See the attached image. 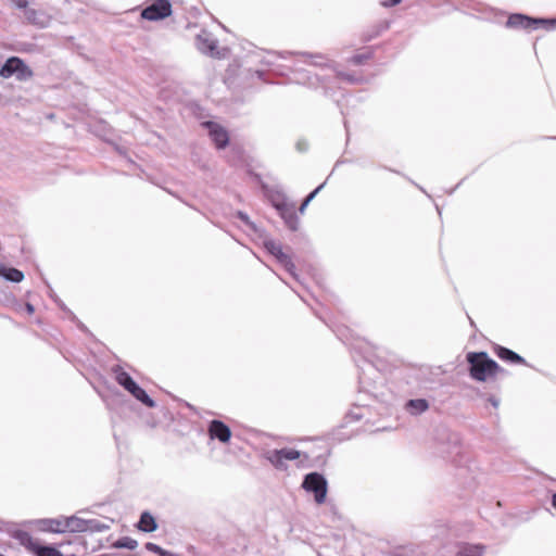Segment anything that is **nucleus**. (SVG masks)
I'll use <instances>...</instances> for the list:
<instances>
[{
  "label": "nucleus",
  "instance_id": "f257e3e1",
  "mask_svg": "<svg viewBox=\"0 0 556 556\" xmlns=\"http://www.w3.org/2000/svg\"><path fill=\"white\" fill-rule=\"evenodd\" d=\"M287 55H295L301 60L296 61L292 72L294 74V81L309 87H317L319 85V77L312 75L309 72L300 67L299 63H304L313 66H329L330 60L320 53L308 52H285L279 53V56L287 58Z\"/></svg>",
  "mask_w": 556,
  "mask_h": 556
},
{
  "label": "nucleus",
  "instance_id": "f03ea898",
  "mask_svg": "<svg viewBox=\"0 0 556 556\" xmlns=\"http://www.w3.org/2000/svg\"><path fill=\"white\" fill-rule=\"evenodd\" d=\"M472 379L483 382L505 370L486 352H469L466 356Z\"/></svg>",
  "mask_w": 556,
  "mask_h": 556
},
{
  "label": "nucleus",
  "instance_id": "7ed1b4c3",
  "mask_svg": "<svg viewBox=\"0 0 556 556\" xmlns=\"http://www.w3.org/2000/svg\"><path fill=\"white\" fill-rule=\"evenodd\" d=\"M302 486L306 492L314 493V498L317 504L325 503L328 484L323 475L318 472L307 473L304 477Z\"/></svg>",
  "mask_w": 556,
  "mask_h": 556
},
{
  "label": "nucleus",
  "instance_id": "20e7f679",
  "mask_svg": "<svg viewBox=\"0 0 556 556\" xmlns=\"http://www.w3.org/2000/svg\"><path fill=\"white\" fill-rule=\"evenodd\" d=\"M15 75L18 80H26L33 76V71L17 56L9 58L0 68V76L10 78Z\"/></svg>",
  "mask_w": 556,
  "mask_h": 556
},
{
  "label": "nucleus",
  "instance_id": "39448f33",
  "mask_svg": "<svg viewBox=\"0 0 556 556\" xmlns=\"http://www.w3.org/2000/svg\"><path fill=\"white\" fill-rule=\"evenodd\" d=\"M539 25L549 27L556 25V20L533 18L523 14H511L506 26L509 28L535 29Z\"/></svg>",
  "mask_w": 556,
  "mask_h": 556
},
{
  "label": "nucleus",
  "instance_id": "423d86ee",
  "mask_svg": "<svg viewBox=\"0 0 556 556\" xmlns=\"http://www.w3.org/2000/svg\"><path fill=\"white\" fill-rule=\"evenodd\" d=\"M170 14L172 3L169 0H155L142 10L141 17L148 21H159L168 17Z\"/></svg>",
  "mask_w": 556,
  "mask_h": 556
},
{
  "label": "nucleus",
  "instance_id": "0eeeda50",
  "mask_svg": "<svg viewBox=\"0 0 556 556\" xmlns=\"http://www.w3.org/2000/svg\"><path fill=\"white\" fill-rule=\"evenodd\" d=\"M195 47L197 49L210 56L220 58V53L218 51V41L217 39L208 31L202 30L195 37Z\"/></svg>",
  "mask_w": 556,
  "mask_h": 556
},
{
  "label": "nucleus",
  "instance_id": "6e6552de",
  "mask_svg": "<svg viewBox=\"0 0 556 556\" xmlns=\"http://www.w3.org/2000/svg\"><path fill=\"white\" fill-rule=\"evenodd\" d=\"M207 433L210 439L218 440L220 443H228L231 438L230 428L222 420L214 419L208 424Z\"/></svg>",
  "mask_w": 556,
  "mask_h": 556
},
{
  "label": "nucleus",
  "instance_id": "1a4fd4ad",
  "mask_svg": "<svg viewBox=\"0 0 556 556\" xmlns=\"http://www.w3.org/2000/svg\"><path fill=\"white\" fill-rule=\"evenodd\" d=\"M20 540L37 556H63V554L53 546H42L34 543L31 536L26 532L20 534Z\"/></svg>",
  "mask_w": 556,
  "mask_h": 556
},
{
  "label": "nucleus",
  "instance_id": "9d476101",
  "mask_svg": "<svg viewBox=\"0 0 556 556\" xmlns=\"http://www.w3.org/2000/svg\"><path fill=\"white\" fill-rule=\"evenodd\" d=\"M208 130L210 138L215 143L216 148L223 149L229 142V136L227 130L214 122H205L203 123Z\"/></svg>",
  "mask_w": 556,
  "mask_h": 556
},
{
  "label": "nucleus",
  "instance_id": "9b49d317",
  "mask_svg": "<svg viewBox=\"0 0 556 556\" xmlns=\"http://www.w3.org/2000/svg\"><path fill=\"white\" fill-rule=\"evenodd\" d=\"M280 217L283 219L285 224L291 230H296L299 227V217L295 213V206L293 203L288 204L287 206L280 208L278 211Z\"/></svg>",
  "mask_w": 556,
  "mask_h": 556
},
{
  "label": "nucleus",
  "instance_id": "f8f14e48",
  "mask_svg": "<svg viewBox=\"0 0 556 556\" xmlns=\"http://www.w3.org/2000/svg\"><path fill=\"white\" fill-rule=\"evenodd\" d=\"M280 217L283 219L285 224L291 230H296L299 227V217L295 213V206L293 203L288 204L287 206L280 208L278 211Z\"/></svg>",
  "mask_w": 556,
  "mask_h": 556
},
{
  "label": "nucleus",
  "instance_id": "ddd939ff",
  "mask_svg": "<svg viewBox=\"0 0 556 556\" xmlns=\"http://www.w3.org/2000/svg\"><path fill=\"white\" fill-rule=\"evenodd\" d=\"M41 531L63 533V518H43L35 521Z\"/></svg>",
  "mask_w": 556,
  "mask_h": 556
},
{
  "label": "nucleus",
  "instance_id": "4468645a",
  "mask_svg": "<svg viewBox=\"0 0 556 556\" xmlns=\"http://www.w3.org/2000/svg\"><path fill=\"white\" fill-rule=\"evenodd\" d=\"M87 532V520L71 516L63 518V532Z\"/></svg>",
  "mask_w": 556,
  "mask_h": 556
},
{
  "label": "nucleus",
  "instance_id": "2eb2a0df",
  "mask_svg": "<svg viewBox=\"0 0 556 556\" xmlns=\"http://www.w3.org/2000/svg\"><path fill=\"white\" fill-rule=\"evenodd\" d=\"M116 382L122 386L126 391H129L135 384V380L126 372L123 367L116 365L112 368Z\"/></svg>",
  "mask_w": 556,
  "mask_h": 556
},
{
  "label": "nucleus",
  "instance_id": "dca6fc26",
  "mask_svg": "<svg viewBox=\"0 0 556 556\" xmlns=\"http://www.w3.org/2000/svg\"><path fill=\"white\" fill-rule=\"evenodd\" d=\"M429 403L425 399H413L406 402L405 409L413 416H418L428 410Z\"/></svg>",
  "mask_w": 556,
  "mask_h": 556
},
{
  "label": "nucleus",
  "instance_id": "f3484780",
  "mask_svg": "<svg viewBox=\"0 0 556 556\" xmlns=\"http://www.w3.org/2000/svg\"><path fill=\"white\" fill-rule=\"evenodd\" d=\"M484 545L464 543L458 546L456 556H483Z\"/></svg>",
  "mask_w": 556,
  "mask_h": 556
},
{
  "label": "nucleus",
  "instance_id": "a211bd4d",
  "mask_svg": "<svg viewBox=\"0 0 556 556\" xmlns=\"http://www.w3.org/2000/svg\"><path fill=\"white\" fill-rule=\"evenodd\" d=\"M263 457L268 460L276 469L285 470L287 469V464L285 458L281 456L279 450H269L264 452Z\"/></svg>",
  "mask_w": 556,
  "mask_h": 556
},
{
  "label": "nucleus",
  "instance_id": "6ab92c4d",
  "mask_svg": "<svg viewBox=\"0 0 556 556\" xmlns=\"http://www.w3.org/2000/svg\"><path fill=\"white\" fill-rule=\"evenodd\" d=\"M495 352H496V355L503 361H507V362L516 363V364H525L526 363L523 357H521L519 354H517L516 352H514L507 348L498 345L495 349Z\"/></svg>",
  "mask_w": 556,
  "mask_h": 556
},
{
  "label": "nucleus",
  "instance_id": "aec40b11",
  "mask_svg": "<svg viewBox=\"0 0 556 556\" xmlns=\"http://www.w3.org/2000/svg\"><path fill=\"white\" fill-rule=\"evenodd\" d=\"M136 400L141 402L148 407H154L156 404L154 400H152L148 393L139 387L137 383L128 391Z\"/></svg>",
  "mask_w": 556,
  "mask_h": 556
},
{
  "label": "nucleus",
  "instance_id": "412c9836",
  "mask_svg": "<svg viewBox=\"0 0 556 556\" xmlns=\"http://www.w3.org/2000/svg\"><path fill=\"white\" fill-rule=\"evenodd\" d=\"M138 528L143 532H153L156 530L157 525L154 517L150 513L144 511L140 516Z\"/></svg>",
  "mask_w": 556,
  "mask_h": 556
},
{
  "label": "nucleus",
  "instance_id": "4be33fe9",
  "mask_svg": "<svg viewBox=\"0 0 556 556\" xmlns=\"http://www.w3.org/2000/svg\"><path fill=\"white\" fill-rule=\"evenodd\" d=\"M275 258L286 268V270L295 279L298 278V275L295 273V265L292 262L289 254L283 252V249L278 253Z\"/></svg>",
  "mask_w": 556,
  "mask_h": 556
},
{
  "label": "nucleus",
  "instance_id": "5701e85b",
  "mask_svg": "<svg viewBox=\"0 0 556 556\" xmlns=\"http://www.w3.org/2000/svg\"><path fill=\"white\" fill-rule=\"evenodd\" d=\"M275 258L286 268V270L295 279L298 278V275L295 273V265L292 262L289 254L283 252V249L278 253Z\"/></svg>",
  "mask_w": 556,
  "mask_h": 556
},
{
  "label": "nucleus",
  "instance_id": "b1692460",
  "mask_svg": "<svg viewBox=\"0 0 556 556\" xmlns=\"http://www.w3.org/2000/svg\"><path fill=\"white\" fill-rule=\"evenodd\" d=\"M0 276L11 282H21L24 279V274L16 268H4L0 264Z\"/></svg>",
  "mask_w": 556,
  "mask_h": 556
},
{
  "label": "nucleus",
  "instance_id": "393cba45",
  "mask_svg": "<svg viewBox=\"0 0 556 556\" xmlns=\"http://www.w3.org/2000/svg\"><path fill=\"white\" fill-rule=\"evenodd\" d=\"M260 237L263 238V245L268 253H270L273 256H276L278 253H280V251L282 250V245L280 242L268 238L267 236L264 235V232Z\"/></svg>",
  "mask_w": 556,
  "mask_h": 556
},
{
  "label": "nucleus",
  "instance_id": "a878e982",
  "mask_svg": "<svg viewBox=\"0 0 556 556\" xmlns=\"http://www.w3.org/2000/svg\"><path fill=\"white\" fill-rule=\"evenodd\" d=\"M268 199L271 203V205L277 210L279 211L280 208L287 206L288 204H290L291 202L288 200V198L286 197V194L281 193V192H276V193H273V194H268Z\"/></svg>",
  "mask_w": 556,
  "mask_h": 556
},
{
  "label": "nucleus",
  "instance_id": "bb28decb",
  "mask_svg": "<svg viewBox=\"0 0 556 556\" xmlns=\"http://www.w3.org/2000/svg\"><path fill=\"white\" fill-rule=\"evenodd\" d=\"M25 18L35 25L43 26L45 24V15L35 9H26L25 10Z\"/></svg>",
  "mask_w": 556,
  "mask_h": 556
},
{
  "label": "nucleus",
  "instance_id": "cd10ccee",
  "mask_svg": "<svg viewBox=\"0 0 556 556\" xmlns=\"http://www.w3.org/2000/svg\"><path fill=\"white\" fill-rule=\"evenodd\" d=\"M237 216L255 233H258L260 236H262V233L264 232L262 229H260L251 219L250 217L248 216V214H245L244 212H237Z\"/></svg>",
  "mask_w": 556,
  "mask_h": 556
},
{
  "label": "nucleus",
  "instance_id": "c85d7f7f",
  "mask_svg": "<svg viewBox=\"0 0 556 556\" xmlns=\"http://www.w3.org/2000/svg\"><path fill=\"white\" fill-rule=\"evenodd\" d=\"M116 547L121 548H127V549H135L138 546V542L129 536L121 538L116 543Z\"/></svg>",
  "mask_w": 556,
  "mask_h": 556
},
{
  "label": "nucleus",
  "instance_id": "c756f323",
  "mask_svg": "<svg viewBox=\"0 0 556 556\" xmlns=\"http://www.w3.org/2000/svg\"><path fill=\"white\" fill-rule=\"evenodd\" d=\"M281 456L285 458V462L295 460L300 457L301 453L294 448H280Z\"/></svg>",
  "mask_w": 556,
  "mask_h": 556
},
{
  "label": "nucleus",
  "instance_id": "7c9ffc66",
  "mask_svg": "<svg viewBox=\"0 0 556 556\" xmlns=\"http://www.w3.org/2000/svg\"><path fill=\"white\" fill-rule=\"evenodd\" d=\"M105 529H108V527L104 526L103 523H101L99 520H96V519L87 520V531L101 532Z\"/></svg>",
  "mask_w": 556,
  "mask_h": 556
},
{
  "label": "nucleus",
  "instance_id": "2f4dec72",
  "mask_svg": "<svg viewBox=\"0 0 556 556\" xmlns=\"http://www.w3.org/2000/svg\"><path fill=\"white\" fill-rule=\"evenodd\" d=\"M369 54H355L351 58V62L355 65L363 64L366 60L369 59Z\"/></svg>",
  "mask_w": 556,
  "mask_h": 556
},
{
  "label": "nucleus",
  "instance_id": "473e14b6",
  "mask_svg": "<svg viewBox=\"0 0 556 556\" xmlns=\"http://www.w3.org/2000/svg\"><path fill=\"white\" fill-rule=\"evenodd\" d=\"M162 548L163 547H161L160 545H157L155 543H152V542L146 543V549L149 552L155 553L157 555H160Z\"/></svg>",
  "mask_w": 556,
  "mask_h": 556
},
{
  "label": "nucleus",
  "instance_id": "72a5a7b5",
  "mask_svg": "<svg viewBox=\"0 0 556 556\" xmlns=\"http://www.w3.org/2000/svg\"><path fill=\"white\" fill-rule=\"evenodd\" d=\"M324 186H325V182H324V184H321V185H319L315 190H313V191H312V192H311V193L305 198V200H306L307 202L313 201V199L318 194V192L324 188Z\"/></svg>",
  "mask_w": 556,
  "mask_h": 556
},
{
  "label": "nucleus",
  "instance_id": "f704fd0d",
  "mask_svg": "<svg viewBox=\"0 0 556 556\" xmlns=\"http://www.w3.org/2000/svg\"><path fill=\"white\" fill-rule=\"evenodd\" d=\"M402 0H382L380 2L381 7L383 8H391V7H395L399 3H401Z\"/></svg>",
  "mask_w": 556,
  "mask_h": 556
},
{
  "label": "nucleus",
  "instance_id": "c9c22d12",
  "mask_svg": "<svg viewBox=\"0 0 556 556\" xmlns=\"http://www.w3.org/2000/svg\"><path fill=\"white\" fill-rule=\"evenodd\" d=\"M18 9H27L28 0H10Z\"/></svg>",
  "mask_w": 556,
  "mask_h": 556
},
{
  "label": "nucleus",
  "instance_id": "e433bc0d",
  "mask_svg": "<svg viewBox=\"0 0 556 556\" xmlns=\"http://www.w3.org/2000/svg\"><path fill=\"white\" fill-rule=\"evenodd\" d=\"M160 556H180L179 554L172 553L167 549L162 548Z\"/></svg>",
  "mask_w": 556,
  "mask_h": 556
},
{
  "label": "nucleus",
  "instance_id": "4c0bfd02",
  "mask_svg": "<svg viewBox=\"0 0 556 556\" xmlns=\"http://www.w3.org/2000/svg\"><path fill=\"white\" fill-rule=\"evenodd\" d=\"M25 309H26L27 314H29V315L34 314V312H35V307L30 303L25 304Z\"/></svg>",
  "mask_w": 556,
  "mask_h": 556
},
{
  "label": "nucleus",
  "instance_id": "58836bf2",
  "mask_svg": "<svg viewBox=\"0 0 556 556\" xmlns=\"http://www.w3.org/2000/svg\"><path fill=\"white\" fill-rule=\"evenodd\" d=\"M348 417H349V418H352V419H354V420H358V419H361V418H362V415H361V414H357V413H353V412H351V413H349Z\"/></svg>",
  "mask_w": 556,
  "mask_h": 556
},
{
  "label": "nucleus",
  "instance_id": "ea45409f",
  "mask_svg": "<svg viewBox=\"0 0 556 556\" xmlns=\"http://www.w3.org/2000/svg\"><path fill=\"white\" fill-rule=\"evenodd\" d=\"M309 204V202H307L306 200H304L299 208L300 213L303 214L307 207V205Z\"/></svg>",
  "mask_w": 556,
  "mask_h": 556
},
{
  "label": "nucleus",
  "instance_id": "a19ab883",
  "mask_svg": "<svg viewBox=\"0 0 556 556\" xmlns=\"http://www.w3.org/2000/svg\"><path fill=\"white\" fill-rule=\"evenodd\" d=\"M490 403L496 408L500 404L498 400L495 399V397H490L489 399Z\"/></svg>",
  "mask_w": 556,
  "mask_h": 556
},
{
  "label": "nucleus",
  "instance_id": "79ce46f5",
  "mask_svg": "<svg viewBox=\"0 0 556 556\" xmlns=\"http://www.w3.org/2000/svg\"><path fill=\"white\" fill-rule=\"evenodd\" d=\"M342 77H343L344 79H348L349 81H352V83L356 81L355 79H353V78H352L351 76H349V75H342Z\"/></svg>",
  "mask_w": 556,
  "mask_h": 556
}]
</instances>
